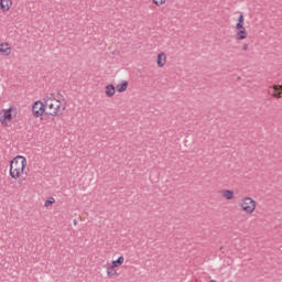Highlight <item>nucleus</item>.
Listing matches in <instances>:
<instances>
[{
	"instance_id": "18",
	"label": "nucleus",
	"mask_w": 282,
	"mask_h": 282,
	"mask_svg": "<svg viewBox=\"0 0 282 282\" xmlns=\"http://www.w3.org/2000/svg\"><path fill=\"white\" fill-rule=\"evenodd\" d=\"M153 3H155L158 7L160 6H164V3H166V0H152Z\"/></svg>"
},
{
	"instance_id": "3",
	"label": "nucleus",
	"mask_w": 282,
	"mask_h": 282,
	"mask_svg": "<svg viewBox=\"0 0 282 282\" xmlns=\"http://www.w3.org/2000/svg\"><path fill=\"white\" fill-rule=\"evenodd\" d=\"M240 208H242L243 213H247V215H252L257 209V200L252 197H245L242 198Z\"/></svg>"
},
{
	"instance_id": "11",
	"label": "nucleus",
	"mask_w": 282,
	"mask_h": 282,
	"mask_svg": "<svg viewBox=\"0 0 282 282\" xmlns=\"http://www.w3.org/2000/svg\"><path fill=\"white\" fill-rule=\"evenodd\" d=\"M129 87V82L123 80L121 84H118L116 89L119 94H122L123 91H127V88Z\"/></svg>"
},
{
	"instance_id": "19",
	"label": "nucleus",
	"mask_w": 282,
	"mask_h": 282,
	"mask_svg": "<svg viewBox=\"0 0 282 282\" xmlns=\"http://www.w3.org/2000/svg\"><path fill=\"white\" fill-rule=\"evenodd\" d=\"M242 52H248V44L242 45Z\"/></svg>"
},
{
	"instance_id": "2",
	"label": "nucleus",
	"mask_w": 282,
	"mask_h": 282,
	"mask_svg": "<svg viewBox=\"0 0 282 282\" xmlns=\"http://www.w3.org/2000/svg\"><path fill=\"white\" fill-rule=\"evenodd\" d=\"M54 95H51L48 99H44L45 115L52 116L53 118L58 116V113H63L65 107L61 109V100L52 99Z\"/></svg>"
},
{
	"instance_id": "1",
	"label": "nucleus",
	"mask_w": 282,
	"mask_h": 282,
	"mask_svg": "<svg viewBox=\"0 0 282 282\" xmlns=\"http://www.w3.org/2000/svg\"><path fill=\"white\" fill-rule=\"evenodd\" d=\"M25 166H28V161L23 156H17L10 162V176L13 180H19L21 177V173L25 171Z\"/></svg>"
},
{
	"instance_id": "13",
	"label": "nucleus",
	"mask_w": 282,
	"mask_h": 282,
	"mask_svg": "<svg viewBox=\"0 0 282 282\" xmlns=\"http://www.w3.org/2000/svg\"><path fill=\"white\" fill-rule=\"evenodd\" d=\"M223 197H224L225 199H228V200L234 199V197H235V192H234L232 189H225V191L223 192Z\"/></svg>"
},
{
	"instance_id": "6",
	"label": "nucleus",
	"mask_w": 282,
	"mask_h": 282,
	"mask_svg": "<svg viewBox=\"0 0 282 282\" xmlns=\"http://www.w3.org/2000/svg\"><path fill=\"white\" fill-rule=\"evenodd\" d=\"M236 30H238L236 34L237 41H243L248 39V31L246 30V26L236 28Z\"/></svg>"
},
{
	"instance_id": "10",
	"label": "nucleus",
	"mask_w": 282,
	"mask_h": 282,
	"mask_svg": "<svg viewBox=\"0 0 282 282\" xmlns=\"http://www.w3.org/2000/svg\"><path fill=\"white\" fill-rule=\"evenodd\" d=\"M156 65H158V67H164V65H166V54L165 53H160L158 55Z\"/></svg>"
},
{
	"instance_id": "12",
	"label": "nucleus",
	"mask_w": 282,
	"mask_h": 282,
	"mask_svg": "<svg viewBox=\"0 0 282 282\" xmlns=\"http://www.w3.org/2000/svg\"><path fill=\"white\" fill-rule=\"evenodd\" d=\"M0 52L1 54H3V56H10V54L12 53V48H10L8 44H1Z\"/></svg>"
},
{
	"instance_id": "17",
	"label": "nucleus",
	"mask_w": 282,
	"mask_h": 282,
	"mask_svg": "<svg viewBox=\"0 0 282 282\" xmlns=\"http://www.w3.org/2000/svg\"><path fill=\"white\" fill-rule=\"evenodd\" d=\"M55 202H56V199H54V197H50V198L45 202L44 206H46V208H47V207L52 206V204H54Z\"/></svg>"
},
{
	"instance_id": "20",
	"label": "nucleus",
	"mask_w": 282,
	"mask_h": 282,
	"mask_svg": "<svg viewBox=\"0 0 282 282\" xmlns=\"http://www.w3.org/2000/svg\"><path fill=\"white\" fill-rule=\"evenodd\" d=\"M77 224H78V220L75 219L74 220V226H77Z\"/></svg>"
},
{
	"instance_id": "8",
	"label": "nucleus",
	"mask_w": 282,
	"mask_h": 282,
	"mask_svg": "<svg viewBox=\"0 0 282 282\" xmlns=\"http://www.w3.org/2000/svg\"><path fill=\"white\" fill-rule=\"evenodd\" d=\"M105 91L108 98H113V96H116V86H113V84H109L105 87Z\"/></svg>"
},
{
	"instance_id": "5",
	"label": "nucleus",
	"mask_w": 282,
	"mask_h": 282,
	"mask_svg": "<svg viewBox=\"0 0 282 282\" xmlns=\"http://www.w3.org/2000/svg\"><path fill=\"white\" fill-rule=\"evenodd\" d=\"M32 113L34 118H41L45 111V101H35L32 106Z\"/></svg>"
},
{
	"instance_id": "16",
	"label": "nucleus",
	"mask_w": 282,
	"mask_h": 282,
	"mask_svg": "<svg viewBox=\"0 0 282 282\" xmlns=\"http://www.w3.org/2000/svg\"><path fill=\"white\" fill-rule=\"evenodd\" d=\"M243 13H240L239 18H238V23L236 24V28H242L243 26Z\"/></svg>"
},
{
	"instance_id": "7",
	"label": "nucleus",
	"mask_w": 282,
	"mask_h": 282,
	"mask_svg": "<svg viewBox=\"0 0 282 282\" xmlns=\"http://www.w3.org/2000/svg\"><path fill=\"white\" fill-rule=\"evenodd\" d=\"M12 8V0H0V10L8 12Z\"/></svg>"
},
{
	"instance_id": "15",
	"label": "nucleus",
	"mask_w": 282,
	"mask_h": 282,
	"mask_svg": "<svg viewBox=\"0 0 282 282\" xmlns=\"http://www.w3.org/2000/svg\"><path fill=\"white\" fill-rule=\"evenodd\" d=\"M116 267L111 265L107 268V274L108 276H116Z\"/></svg>"
},
{
	"instance_id": "4",
	"label": "nucleus",
	"mask_w": 282,
	"mask_h": 282,
	"mask_svg": "<svg viewBox=\"0 0 282 282\" xmlns=\"http://www.w3.org/2000/svg\"><path fill=\"white\" fill-rule=\"evenodd\" d=\"M12 111H14V113H17V108H12L10 107L9 109H3L2 113L0 112V122L1 124H3L4 127H8V122L7 120L10 122L12 121Z\"/></svg>"
},
{
	"instance_id": "14",
	"label": "nucleus",
	"mask_w": 282,
	"mask_h": 282,
	"mask_svg": "<svg viewBox=\"0 0 282 282\" xmlns=\"http://www.w3.org/2000/svg\"><path fill=\"white\" fill-rule=\"evenodd\" d=\"M124 263V257L120 256L117 260L112 261V268H120Z\"/></svg>"
},
{
	"instance_id": "9",
	"label": "nucleus",
	"mask_w": 282,
	"mask_h": 282,
	"mask_svg": "<svg viewBox=\"0 0 282 282\" xmlns=\"http://www.w3.org/2000/svg\"><path fill=\"white\" fill-rule=\"evenodd\" d=\"M271 89H273V98H282V85H273Z\"/></svg>"
}]
</instances>
